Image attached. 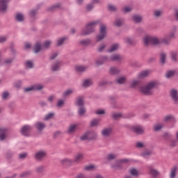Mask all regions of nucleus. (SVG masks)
Returning a JSON list of instances; mask_svg holds the SVG:
<instances>
[{"label": "nucleus", "instance_id": "obj_39", "mask_svg": "<svg viewBox=\"0 0 178 178\" xmlns=\"http://www.w3.org/2000/svg\"><path fill=\"white\" fill-rule=\"evenodd\" d=\"M130 173L132 176H138V171L136 168H131L130 170Z\"/></svg>", "mask_w": 178, "mask_h": 178}, {"label": "nucleus", "instance_id": "obj_42", "mask_svg": "<svg viewBox=\"0 0 178 178\" xmlns=\"http://www.w3.org/2000/svg\"><path fill=\"white\" fill-rule=\"evenodd\" d=\"M34 66V64L32 63V61H26V67H27L28 69H31L33 68V67Z\"/></svg>", "mask_w": 178, "mask_h": 178}, {"label": "nucleus", "instance_id": "obj_59", "mask_svg": "<svg viewBox=\"0 0 178 178\" xmlns=\"http://www.w3.org/2000/svg\"><path fill=\"white\" fill-rule=\"evenodd\" d=\"M131 86L133 88L137 87V86H138V81H132Z\"/></svg>", "mask_w": 178, "mask_h": 178}, {"label": "nucleus", "instance_id": "obj_28", "mask_svg": "<svg viewBox=\"0 0 178 178\" xmlns=\"http://www.w3.org/2000/svg\"><path fill=\"white\" fill-rule=\"evenodd\" d=\"M42 49V47H41V44H40V42H36V44H35L34 47V51L35 52V54H38V52Z\"/></svg>", "mask_w": 178, "mask_h": 178}, {"label": "nucleus", "instance_id": "obj_15", "mask_svg": "<svg viewBox=\"0 0 178 178\" xmlns=\"http://www.w3.org/2000/svg\"><path fill=\"white\" fill-rule=\"evenodd\" d=\"M149 74H151V71L149 70H145L141 72L138 77V79H144L145 77H147V76H149Z\"/></svg>", "mask_w": 178, "mask_h": 178}, {"label": "nucleus", "instance_id": "obj_38", "mask_svg": "<svg viewBox=\"0 0 178 178\" xmlns=\"http://www.w3.org/2000/svg\"><path fill=\"white\" fill-rule=\"evenodd\" d=\"M16 19L18 22H23L24 20V16L21 13H18L16 15Z\"/></svg>", "mask_w": 178, "mask_h": 178}, {"label": "nucleus", "instance_id": "obj_61", "mask_svg": "<svg viewBox=\"0 0 178 178\" xmlns=\"http://www.w3.org/2000/svg\"><path fill=\"white\" fill-rule=\"evenodd\" d=\"M63 104H65V102L62 99L58 100V103H57V106L60 107L62 106V105H63Z\"/></svg>", "mask_w": 178, "mask_h": 178}, {"label": "nucleus", "instance_id": "obj_56", "mask_svg": "<svg viewBox=\"0 0 178 178\" xmlns=\"http://www.w3.org/2000/svg\"><path fill=\"white\" fill-rule=\"evenodd\" d=\"M175 33L174 31L170 33L167 37L169 38L170 40H172V38H175Z\"/></svg>", "mask_w": 178, "mask_h": 178}, {"label": "nucleus", "instance_id": "obj_45", "mask_svg": "<svg viewBox=\"0 0 178 178\" xmlns=\"http://www.w3.org/2000/svg\"><path fill=\"white\" fill-rule=\"evenodd\" d=\"M133 9V8L130 7V6H125L123 8V12L124 13H129V12H131V10Z\"/></svg>", "mask_w": 178, "mask_h": 178}, {"label": "nucleus", "instance_id": "obj_62", "mask_svg": "<svg viewBox=\"0 0 178 178\" xmlns=\"http://www.w3.org/2000/svg\"><path fill=\"white\" fill-rule=\"evenodd\" d=\"M115 9H116V7H115L114 6L111 5V4L108 5V10H109L113 11Z\"/></svg>", "mask_w": 178, "mask_h": 178}, {"label": "nucleus", "instance_id": "obj_18", "mask_svg": "<svg viewBox=\"0 0 178 178\" xmlns=\"http://www.w3.org/2000/svg\"><path fill=\"white\" fill-rule=\"evenodd\" d=\"M35 128L39 131H41L42 130H44V129H45V124L42 123V122H37L35 124Z\"/></svg>", "mask_w": 178, "mask_h": 178}, {"label": "nucleus", "instance_id": "obj_17", "mask_svg": "<svg viewBox=\"0 0 178 178\" xmlns=\"http://www.w3.org/2000/svg\"><path fill=\"white\" fill-rule=\"evenodd\" d=\"M6 129H3V128H1L0 129V140L1 141H3V140H5V138H6Z\"/></svg>", "mask_w": 178, "mask_h": 178}, {"label": "nucleus", "instance_id": "obj_49", "mask_svg": "<svg viewBox=\"0 0 178 178\" xmlns=\"http://www.w3.org/2000/svg\"><path fill=\"white\" fill-rule=\"evenodd\" d=\"M86 113V108H84V107H81L79 110V114L81 116H83V115H84Z\"/></svg>", "mask_w": 178, "mask_h": 178}, {"label": "nucleus", "instance_id": "obj_16", "mask_svg": "<svg viewBox=\"0 0 178 178\" xmlns=\"http://www.w3.org/2000/svg\"><path fill=\"white\" fill-rule=\"evenodd\" d=\"M84 159V154L82 153H77L74 156V162H80Z\"/></svg>", "mask_w": 178, "mask_h": 178}, {"label": "nucleus", "instance_id": "obj_24", "mask_svg": "<svg viewBox=\"0 0 178 178\" xmlns=\"http://www.w3.org/2000/svg\"><path fill=\"white\" fill-rule=\"evenodd\" d=\"M173 120H175V118L172 115H168L163 118L164 122H173Z\"/></svg>", "mask_w": 178, "mask_h": 178}, {"label": "nucleus", "instance_id": "obj_60", "mask_svg": "<svg viewBox=\"0 0 178 178\" xmlns=\"http://www.w3.org/2000/svg\"><path fill=\"white\" fill-rule=\"evenodd\" d=\"M104 49H105V44H102L98 48L99 52H102V51H104Z\"/></svg>", "mask_w": 178, "mask_h": 178}, {"label": "nucleus", "instance_id": "obj_20", "mask_svg": "<svg viewBox=\"0 0 178 178\" xmlns=\"http://www.w3.org/2000/svg\"><path fill=\"white\" fill-rule=\"evenodd\" d=\"M76 130H77V124H72L68 127V133L70 134H72V133H74Z\"/></svg>", "mask_w": 178, "mask_h": 178}, {"label": "nucleus", "instance_id": "obj_8", "mask_svg": "<svg viewBox=\"0 0 178 178\" xmlns=\"http://www.w3.org/2000/svg\"><path fill=\"white\" fill-rule=\"evenodd\" d=\"M30 131H31V127L29 125H25L21 129V133L23 136H29L30 134Z\"/></svg>", "mask_w": 178, "mask_h": 178}, {"label": "nucleus", "instance_id": "obj_35", "mask_svg": "<svg viewBox=\"0 0 178 178\" xmlns=\"http://www.w3.org/2000/svg\"><path fill=\"white\" fill-rule=\"evenodd\" d=\"M51 41L47 40L43 43L42 48H44V49H47L49 48V47L51 46Z\"/></svg>", "mask_w": 178, "mask_h": 178}, {"label": "nucleus", "instance_id": "obj_41", "mask_svg": "<svg viewBox=\"0 0 178 178\" xmlns=\"http://www.w3.org/2000/svg\"><path fill=\"white\" fill-rule=\"evenodd\" d=\"M160 59H161V63H165V60L166 59V54L161 53V56H160Z\"/></svg>", "mask_w": 178, "mask_h": 178}, {"label": "nucleus", "instance_id": "obj_55", "mask_svg": "<svg viewBox=\"0 0 178 178\" xmlns=\"http://www.w3.org/2000/svg\"><path fill=\"white\" fill-rule=\"evenodd\" d=\"M94 165H86L85 167V170H92L94 169Z\"/></svg>", "mask_w": 178, "mask_h": 178}, {"label": "nucleus", "instance_id": "obj_26", "mask_svg": "<svg viewBox=\"0 0 178 178\" xmlns=\"http://www.w3.org/2000/svg\"><path fill=\"white\" fill-rule=\"evenodd\" d=\"M120 72V70H119V69H118L117 67H112L110 68V74L113 75L118 74Z\"/></svg>", "mask_w": 178, "mask_h": 178}, {"label": "nucleus", "instance_id": "obj_57", "mask_svg": "<svg viewBox=\"0 0 178 178\" xmlns=\"http://www.w3.org/2000/svg\"><path fill=\"white\" fill-rule=\"evenodd\" d=\"M96 113L97 115H104V113H105V111L102 109H99L96 111Z\"/></svg>", "mask_w": 178, "mask_h": 178}, {"label": "nucleus", "instance_id": "obj_52", "mask_svg": "<svg viewBox=\"0 0 178 178\" xmlns=\"http://www.w3.org/2000/svg\"><path fill=\"white\" fill-rule=\"evenodd\" d=\"M44 171V166L42 165H40L36 168V172H38V173H41V172Z\"/></svg>", "mask_w": 178, "mask_h": 178}, {"label": "nucleus", "instance_id": "obj_48", "mask_svg": "<svg viewBox=\"0 0 178 178\" xmlns=\"http://www.w3.org/2000/svg\"><path fill=\"white\" fill-rule=\"evenodd\" d=\"M171 58H172V60L176 61L177 59V52L173 51V52L171 54Z\"/></svg>", "mask_w": 178, "mask_h": 178}, {"label": "nucleus", "instance_id": "obj_6", "mask_svg": "<svg viewBox=\"0 0 178 178\" xmlns=\"http://www.w3.org/2000/svg\"><path fill=\"white\" fill-rule=\"evenodd\" d=\"M44 88V86L42 84H35L29 88H24L25 92H29L30 91H40V90H42Z\"/></svg>", "mask_w": 178, "mask_h": 178}, {"label": "nucleus", "instance_id": "obj_53", "mask_svg": "<svg viewBox=\"0 0 178 178\" xmlns=\"http://www.w3.org/2000/svg\"><path fill=\"white\" fill-rule=\"evenodd\" d=\"M122 24H123V21L122 19H117L115 21V26H118V27H119L120 26H122Z\"/></svg>", "mask_w": 178, "mask_h": 178}, {"label": "nucleus", "instance_id": "obj_27", "mask_svg": "<svg viewBox=\"0 0 178 178\" xmlns=\"http://www.w3.org/2000/svg\"><path fill=\"white\" fill-rule=\"evenodd\" d=\"M87 69V67L81 65H77L75 67V70L79 73H81V72H85V70Z\"/></svg>", "mask_w": 178, "mask_h": 178}, {"label": "nucleus", "instance_id": "obj_29", "mask_svg": "<svg viewBox=\"0 0 178 178\" xmlns=\"http://www.w3.org/2000/svg\"><path fill=\"white\" fill-rule=\"evenodd\" d=\"M74 92V90L73 89H67L64 92L63 94V97H69V95H72V94Z\"/></svg>", "mask_w": 178, "mask_h": 178}, {"label": "nucleus", "instance_id": "obj_7", "mask_svg": "<svg viewBox=\"0 0 178 178\" xmlns=\"http://www.w3.org/2000/svg\"><path fill=\"white\" fill-rule=\"evenodd\" d=\"M45 156H47V152L45 151H38L35 154V158L37 161H42Z\"/></svg>", "mask_w": 178, "mask_h": 178}, {"label": "nucleus", "instance_id": "obj_9", "mask_svg": "<svg viewBox=\"0 0 178 178\" xmlns=\"http://www.w3.org/2000/svg\"><path fill=\"white\" fill-rule=\"evenodd\" d=\"M132 130L136 134H144V128L140 125L133 127Z\"/></svg>", "mask_w": 178, "mask_h": 178}, {"label": "nucleus", "instance_id": "obj_50", "mask_svg": "<svg viewBox=\"0 0 178 178\" xmlns=\"http://www.w3.org/2000/svg\"><path fill=\"white\" fill-rule=\"evenodd\" d=\"M154 15L156 17H159L162 15V11L161 10H154Z\"/></svg>", "mask_w": 178, "mask_h": 178}, {"label": "nucleus", "instance_id": "obj_21", "mask_svg": "<svg viewBox=\"0 0 178 178\" xmlns=\"http://www.w3.org/2000/svg\"><path fill=\"white\" fill-rule=\"evenodd\" d=\"M76 104L77 106H83V105H84V98L83 97H77Z\"/></svg>", "mask_w": 178, "mask_h": 178}, {"label": "nucleus", "instance_id": "obj_47", "mask_svg": "<svg viewBox=\"0 0 178 178\" xmlns=\"http://www.w3.org/2000/svg\"><path fill=\"white\" fill-rule=\"evenodd\" d=\"M54 113L47 114L44 118V120H49V119H52V118H54Z\"/></svg>", "mask_w": 178, "mask_h": 178}, {"label": "nucleus", "instance_id": "obj_25", "mask_svg": "<svg viewBox=\"0 0 178 178\" xmlns=\"http://www.w3.org/2000/svg\"><path fill=\"white\" fill-rule=\"evenodd\" d=\"M176 172H177V167H173L171 169V172H170V178L176 177Z\"/></svg>", "mask_w": 178, "mask_h": 178}, {"label": "nucleus", "instance_id": "obj_43", "mask_svg": "<svg viewBox=\"0 0 178 178\" xmlns=\"http://www.w3.org/2000/svg\"><path fill=\"white\" fill-rule=\"evenodd\" d=\"M65 38H60L57 40V43H56V45L58 47H60V45H62V44H63V42H65Z\"/></svg>", "mask_w": 178, "mask_h": 178}, {"label": "nucleus", "instance_id": "obj_32", "mask_svg": "<svg viewBox=\"0 0 178 178\" xmlns=\"http://www.w3.org/2000/svg\"><path fill=\"white\" fill-rule=\"evenodd\" d=\"M132 19L135 23H140L143 20V17L140 15H134Z\"/></svg>", "mask_w": 178, "mask_h": 178}, {"label": "nucleus", "instance_id": "obj_31", "mask_svg": "<svg viewBox=\"0 0 178 178\" xmlns=\"http://www.w3.org/2000/svg\"><path fill=\"white\" fill-rule=\"evenodd\" d=\"M149 175H151L152 176L156 177V176H158V175H159V172H158V170H156L152 168H149Z\"/></svg>", "mask_w": 178, "mask_h": 178}, {"label": "nucleus", "instance_id": "obj_33", "mask_svg": "<svg viewBox=\"0 0 178 178\" xmlns=\"http://www.w3.org/2000/svg\"><path fill=\"white\" fill-rule=\"evenodd\" d=\"M99 124V120L98 119H93L90 122V126L92 127L95 126H98Z\"/></svg>", "mask_w": 178, "mask_h": 178}, {"label": "nucleus", "instance_id": "obj_36", "mask_svg": "<svg viewBox=\"0 0 178 178\" xmlns=\"http://www.w3.org/2000/svg\"><path fill=\"white\" fill-rule=\"evenodd\" d=\"M118 157L117 154H109L107 155L108 161H112L113 159H115Z\"/></svg>", "mask_w": 178, "mask_h": 178}, {"label": "nucleus", "instance_id": "obj_44", "mask_svg": "<svg viewBox=\"0 0 178 178\" xmlns=\"http://www.w3.org/2000/svg\"><path fill=\"white\" fill-rule=\"evenodd\" d=\"M162 127H163L162 126V124H157L154 126V131H158L161 130V129H162Z\"/></svg>", "mask_w": 178, "mask_h": 178}, {"label": "nucleus", "instance_id": "obj_34", "mask_svg": "<svg viewBox=\"0 0 178 178\" xmlns=\"http://www.w3.org/2000/svg\"><path fill=\"white\" fill-rule=\"evenodd\" d=\"M118 84H123V83H126V77L121 76L116 80Z\"/></svg>", "mask_w": 178, "mask_h": 178}, {"label": "nucleus", "instance_id": "obj_54", "mask_svg": "<svg viewBox=\"0 0 178 178\" xmlns=\"http://www.w3.org/2000/svg\"><path fill=\"white\" fill-rule=\"evenodd\" d=\"M8 97H9V92H3V94H2L3 99H7Z\"/></svg>", "mask_w": 178, "mask_h": 178}, {"label": "nucleus", "instance_id": "obj_64", "mask_svg": "<svg viewBox=\"0 0 178 178\" xmlns=\"http://www.w3.org/2000/svg\"><path fill=\"white\" fill-rule=\"evenodd\" d=\"M75 178H86V175L84 174H79Z\"/></svg>", "mask_w": 178, "mask_h": 178}, {"label": "nucleus", "instance_id": "obj_63", "mask_svg": "<svg viewBox=\"0 0 178 178\" xmlns=\"http://www.w3.org/2000/svg\"><path fill=\"white\" fill-rule=\"evenodd\" d=\"M7 38L5 36H1L0 37V42H5L6 41Z\"/></svg>", "mask_w": 178, "mask_h": 178}, {"label": "nucleus", "instance_id": "obj_23", "mask_svg": "<svg viewBox=\"0 0 178 178\" xmlns=\"http://www.w3.org/2000/svg\"><path fill=\"white\" fill-rule=\"evenodd\" d=\"M102 135L104 136V137H108L112 133V129L107 128L102 131Z\"/></svg>", "mask_w": 178, "mask_h": 178}, {"label": "nucleus", "instance_id": "obj_12", "mask_svg": "<svg viewBox=\"0 0 178 178\" xmlns=\"http://www.w3.org/2000/svg\"><path fill=\"white\" fill-rule=\"evenodd\" d=\"M73 160L70 159H64L60 160L61 165H63L64 166H70V165H73Z\"/></svg>", "mask_w": 178, "mask_h": 178}, {"label": "nucleus", "instance_id": "obj_10", "mask_svg": "<svg viewBox=\"0 0 178 178\" xmlns=\"http://www.w3.org/2000/svg\"><path fill=\"white\" fill-rule=\"evenodd\" d=\"M62 66V61H56L52 65H51V70L52 72H56L60 69V67Z\"/></svg>", "mask_w": 178, "mask_h": 178}, {"label": "nucleus", "instance_id": "obj_14", "mask_svg": "<svg viewBox=\"0 0 178 178\" xmlns=\"http://www.w3.org/2000/svg\"><path fill=\"white\" fill-rule=\"evenodd\" d=\"M92 133L86 132L82 136H81V141H86L87 140H91V138H92Z\"/></svg>", "mask_w": 178, "mask_h": 178}, {"label": "nucleus", "instance_id": "obj_4", "mask_svg": "<svg viewBox=\"0 0 178 178\" xmlns=\"http://www.w3.org/2000/svg\"><path fill=\"white\" fill-rule=\"evenodd\" d=\"M98 23L97 22H92L88 24L86 28L82 31V35H88V34H91L93 33L94 29L95 28V24Z\"/></svg>", "mask_w": 178, "mask_h": 178}, {"label": "nucleus", "instance_id": "obj_37", "mask_svg": "<svg viewBox=\"0 0 178 178\" xmlns=\"http://www.w3.org/2000/svg\"><path fill=\"white\" fill-rule=\"evenodd\" d=\"M175 76V71H168L165 74V77L167 79H170Z\"/></svg>", "mask_w": 178, "mask_h": 178}, {"label": "nucleus", "instance_id": "obj_46", "mask_svg": "<svg viewBox=\"0 0 178 178\" xmlns=\"http://www.w3.org/2000/svg\"><path fill=\"white\" fill-rule=\"evenodd\" d=\"M136 147L137 148H144V147H145V145L142 142H138L136 144Z\"/></svg>", "mask_w": 178, "mask_h": 178}, {"label": "nucleus", "instance_id": "obj_19", "mask_svg": "<svg viewBox=\"0 0 178 178\" xmlns=\"http://www.w3.org/2000/svg\"><path fill=\"white\" fill-rule=\"evenodd\" d=\"M129 161V160L127 159H121V160H120V161H118L117 162V165H113V168L114 169H118V168H120V165H119V163H127Z\"/></svg>", "mask_w": 178, "mask_h": 178}, {"label": "nucleus", "instance_id": "obj_3", "mask_svg": "<svg viewBox=\"0 0 178 178\" xmlns=\"http://www.w3.org/2000/svg\"><path fill=\"white\" fill-rule=\"evenodd\" d=\"M115 60H122V56L120 54H113L110 58H108L107 56H103L100 59L96 60V65L97 66H99L100 65H104V63Z\"/></svg>", "mask_w": 178, "mask_h": 178}, {"label": "nucleus", "instance_id": "obj_40", "mask_svg": "<svg viewBox=\"0 0 178 178\" xmlns=\"http://www.w3.org/2000/svg\"><path fill=\"white\" fill-rule=\"evenodd\" d=\"M112 116L115 120L120 119V118H122V113H113Z\"/></svg>", "mask_w": 178, "mask_h": 178}, {"label": "nucleus", "instance_id": "obj_2", "mask_svg": "<svg viewBox=\"0 0 178 178\" xmlns=\"http://www.w3.org/2000/svg\"><path fill=\"white\" fill-rule=\"evenodd\" d=\"M156 87H158V82L150 81L145 86H142L140 88V91L145 95H152V94H154V88H156Z\"/></svg>", "mask_w": 178, "mask_h": 178}, {"label": "nucleus", "instance_id": "obj_51", "mask_svg": "<svg viewBox=\"0 0 178 178\" xmlns=\"http://www.w3.org/2000/svg\"><path fill=\"white\" fill-rule=\"evenodd\" d=\"M91 42V41L90 40H82L81 41V44L82 45H89V44Z\"/></svg>", "mask_w": 178, "mask_h": 178}, {"label": "nucleus", "instance_id": "obj_30", "mask_svg": "<svg viewBox=\"0 0 178 178\" xmlns=\"http://www.w3.org/2000/svg\"><path fill=\"white\" fill-rule=\"evenodd\" d=\"M92 84V81L90 79H86L83 83V86L85 88L90 87Z\"/></svg>", "mask_w": 178, "mask_h": 178}, {"label": "nucleus", "instance_id": "obj_22", "mask_svg": "<svg viewBox=\"0 0 178 178\" xmlns=\"http://www.w3.org/2000/svg\"><path fill=\"white\" fill-rule=\"evenodd\" d=\"M119 48H120L119 44L115 43L111 47V48L108 50V52H115V51H118Z\"/></svg>", "mask_w": 178, "mask_h": 178}, {"label": "nucleus", "instance_id": "obj_1", "mask_svg": "<svg viewBox=\"0 0 178 178\" xmlns=\"http://www.w3.org/2000/svg\"><path fill=\"white\" fill-rule=\"evenodd\" d=\"M143 42L145 45H160V44H165L168 45L170 42V39L167 36L166 38L159 39L155 36L146 35L143 38Z\"/></svg>", "mask_w": 178, "mask_h": 178}, {"label": "nucleus", "instance_id": "obj_11", "mask_svg": "<svg viewBox=\"0 0 178 178\" xmlns=\"http://www.w3.org/2000/svg\"><path fill=\"white\" fill-rule=\"evenodd\" d=\"M171 98H172L173 101L178 104V91L173 89L170 92Z\"/></svg>", "mask_w": 178, "mask_h": 178}, {"label": "nucleus", "instance_id": "obj_58", "mask_svg": "<svg viewBox=\"0 0 178 178\" xmlns=\"http://www.w3.org/2000/svg\"><path fill=\"white\" fill-rule=\"evenodd\" d=\"M27 156V153H22L19 155V159H24Z\"/></svg>", "mask_w": 178, "mask_h": 178}, {"label": "nucleus", "instance_id": "obj_13", "mask_svg": "<svg viewBox=\"0 0 178 178\" xmlns=\"http://www.w3.org/2000/svg\"><path fill=\"white\" fill-rule=\"evenodd\" d=\"M8 0H0V10L5 12L7 9Z\"/></svg>", "mask_w": 178, "mask_h": 178}, {"label": "nucleus", "instance_id": "obj_5", "mask_svg": "<svg viewBox=\"0 0 178 178\" xmlns=\"http://www.w3.org/2000/svg\"><path fill=\"white\" fill-rule=\"evenodd\" d=\"M106 36V26L102 24L100 26L99 34L97 36V41H101L104 40Z\"/></svg>", "mask_w": 178, "mask_h": 178}]
</instances>
